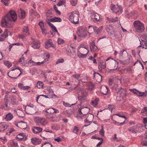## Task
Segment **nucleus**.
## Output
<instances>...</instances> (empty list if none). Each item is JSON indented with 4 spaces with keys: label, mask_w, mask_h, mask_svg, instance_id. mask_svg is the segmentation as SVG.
I'll return each mask as SVG.
<instances>
[{
    "label": "nucleus",
    "mask_w": 147,
    "mask_h": 147,
    "mask_svg": "<svg viewBox=\"0 0 147 147\" xmlns=\"http://www.w3.org/2000/svg\"><path fill=\"white\" fill-rule=\"evenodd\" d=\"M31 140L32 144L34 145L40 144L41 142V140L36 137L32 138Z\"/></svg>",
    "instance_id": "nucleus-14"
},
{
    "label": "nucleus",
    "mask_w": 147,
    "mask_h": 147,
    "mask_svg": "<svg viewBox=\"0 0 147 147\" xmlns=\"http://www.w3.org/2000/svg\"><path fill=\"white\" fill-rule=\"evenodd\" d=\"M27 36L28 35L24 34H20L18 35V36L22 40H24L25 38V37Z\"/></svg>",
    "instance_id": "nucleus-50"
},
{
    "label": "nucleus",
    "mask_w": 147,
    "mask_h": 147,
    "mask_svg": "<svg viewBox=\"0 0 147 147\" xmlns=\"http://www.w3.org/2000/svg\"><path fill=\"white\" fill-rule=\"evenodd\" d=\"M47 90L48 91V94H49L51 96H53L55 94H54V92L53 90L51 88H49L47 89Z\"/></svg>",
    "instance_id": "nucleus-44"
},
{
    "label": "nucleus",
    "mask_w": 147,
    "mask_h": 147,
    "mask_svg": "<svg viewBox=\"0 0 147 147\" xmlns=\"http://www.w3.org/2000/svg\"><path fill=\"white\" fill-rule=\"evenodd\" d=\"M128 130L129 131H131L133 133H136V132L134 128L133 127H131L129 128L128 129Z\"/></svg>",
    "instance_id": "nucleus-51"
},
{
    "label": "nucleus",
    "mask_w": 147,
    "mask_h": 147,
    "mask_svg": "<svg viewBox=\"0 0 147 147\" xmlns=\"http://www.w3.org/2000/svg\"><path fill=\"white\" fill-rule=\"evenodd\" d=\"M41 147H53V145L49 142L43 143Z\"/></svg>",
    "instance_id": "nucleus-35"
},
{
    "label": "nucleus",
    "mask_w": 147,
    "mask_h": 147,
    "mask_svg": "<svg viewBox=\"0 0 147 147\" xmlns=\"http://www.w3.org/2000/svg\"><path fill=\"white\" fill-rule=\"evenodd\" d=\"M43 83L42 82H41V81H38V82L36 84V86L38 88H40L43 87Z\"/></svg>",
    "instance_id": "nucleus-38"
},
{
    "label": "nucleus",
    "mask_w": 147,
    "mask_h": 147,
    "mask_svg": "<svg viewBox=\"0 0 147 147\" xmlns=\"http://www.w3.org/2000/svg\"><path fill=\"white\" fill-rule=\"evenodd\" d=\"M64 62V60L63 59H58L56 62V64H58L60 63H63Z\"/></svg>",
    "instance_id": "nucleus-52"
},
{
    "label": "nucleus",
    "mask_w": 147,
    "mask_h": 147,
    "mask_svg": "<svg viewBox=\"0 0 147 147\" xmlns=\"http://www.w3.org/2000/svg\"><path fill=\"white\" fill-rule=\"evenodd\" d=\"M45 47L47 49H48L51 47L53 49H56V46L53 44L51 39H47L45 43Z\"/></svg>",
    "instance_id": "nucleus-9"
},
{
    "label": "nucleus",
    "mask_w": 147,
    "mask_h": 147,
    "mask_svg": "<svg viewBox=\"0 0 147 147\" xmlns=\"http://www.w3.org/2000/svg\"><path fill=\"white\" fill-rule=\"evenodd\" d=\"M13 117V115L11 113H9L6 115L5 119L7 121H10L12 119Z\"/></svg>",
    "instance_id": "nucleus-32"
},
{
    "label": "nucleus",
    "mask_w": 147,
    "mask_h": 147,
    "mask_svg": "<svg viewBox=\"0 0 147 147\" xmlns=\"http://www.w3.org/2000/svg\"><path fill=\"white\" fill-rule=\"evenodd\" d=\"M120 81L119 80H116L115 82V84L114 85V88L116 89H120L121 90L119 91V93L121 94V96L123 98H125L127 96L126 89H123L122 88H118L119 84L120 83Z\"/></svg>",
    "instance_id": "nucleus-5"
},
{
    "label": "nucleus",
    "mask_w": 147,
    "mask_h": 147,
    "mask_svg": "<svg viewBox=\"0 0 147 147\" xmlns=\"http://www.w3.org/2000/svg\"><path fill=\"white\" fill-rule=\"evenodd\" d=\"M79 49L80 50L81 49H84V51L86 52H87V53H88L89 51L88 50L87 46H85L84 44H81L78 47Z\"/></svg>",
    "instance_id": "nucleus-30"
},
{
    "label": "nucleus",
    "mask_w": 147,
    "mask_h": 147,
    "mask_svg": "<svg viewBox=\"0 0 147 147\" xmlns=\"http://www.w3.org/2000/svg\"><path fill=\"white\" fill-rule=\"evenodd\" d=\"M34 120L36 124L38 125L42 126L45 125L44 123L45 122V119L43 117L35 116L34 117Z\"/></svg>",
    "instance_id": "nucleus-7"
},
{
    "label": "nucleus",
    "mask_w": 147,
    "mask_h": 147,
    "mask_svg": "<svg viewBox=\"0 0 147 147\" xmlns=\"http://www.w3.org/2000/svg\"><path fill=\"white\" fill-rule=\"evenodd\" d=\"M102 27L101 26L99 27L98 29H96V33L98 34L100 33L102 31Z\"/></svg>",
    "instance_id": "nucleus-49"
},
{
    "label": "nucleus",
    "mask_w": 147,
    "mask_h": 147,
    "mask_svg": "<svg viewBox=\"0 0 147 147\" xmlns=\"http://www.w3.org/2000/svg\"><path fill=\"white\" fill-rule=\"evenodd\" d=\"M104 131L103 129V126H101V129L99 131V133L101 136H104Z\"/></svg>",
    "instance_id": "nucleus-47"
},
{
    "label": "nucleus",
    "mask_w": 147,
    "mask_h": 147,
    "mask_svg": "<svg viewBox=\"0 0 147 147\" xmlns=\"http://www.w3.org/2000/svg\"><path fill=\"white\" fill-rule=\"evenodd\" d=\"M8 35H11V33L8 30L5 29L4 33L1 35V36L5 39Z\"/></svg>",
    "instance_id": "nucleus-23"
},
{
    "label": "nucleus",
    "mask_w": 147,
    "mask_h": 147,
    "mask_svg": "<svg viewBox=\"0 0 147 147\" xmlns=\"http://www.w3.org/2000/svg\"><path fill=\"white\" fill-rule=\"evenodd\" d=\"M59 44L61 45L64 42V40L61 39L59 38L57 40Z\"/></svg>",
    "instance_id": "nucleus-58"
},
{
    "label": "nucleus",
    "mask_w": 147,
    "mask_h": 147,
    "mask_svg": "<svg viewBox=\"0 0 147 147\" xmlns=\"http://www.w3.org/2000/svg\"><path fill=\"white\" fill-rule=\"evenodd\" d=\"M111 9L113 12L118 14L121 13L122 12L121 7L118 5H115L112 4L111 5Z\"/></svg>",
    "instance_id": "nucleus-6"
},
{
    "label": "nucleus",
    "mask_w": 147,
    "mask_h": 147,
    "mask_svg": "<svg viewBox=\"0 0 147 147\" xmlns=\"http://www.w3.org/2000/svg\"><path fill=\"white\" fill-rule=\"evenodd\" d=\"M142 113L145 114L147 113V107H144L143 110L142 111Z\"/></svg>",
    "instance_id": "nucleus-59"
},
{
    "label": "nucleus",
    "mask_w": 147,
    "mask_h": 147,
    "mask_svg": "<svg viewBox=\"0 0 147 147\" xmlns=\"http://www.w3.org/2000/svg\"><path fill=\"white\" fill-rule=\"evenodd\" d=\"M63 105L66 107H70L71 106V105L68 103L65 102L64 101H63Z\"/></svg>",
    "instance_id": "nucleus-57"
},
{
    "label": "nucleus",
    "mask_w": 147,
    "mask_h": 147,
    "mask_svg": "<svg viewBox=\"0 0 147 147\" xmlns=\"http://www.w3.org/2000/svg\"><path fill=\"white\" fill-rule=\"evenodd\" d=\"M94 79L98 82H100L102 81V76L97 73L95 72L94 73Z\"/></svg>",
    "instance_id": "nucleus-17"
},
{
    "label": "nucleus",
    "mask_w": 147,
    "mask_h": 147,
    "mask_svg": "<svg viewBox=\"0 0 147 147\" xmlns=\"http://www.w3.org/2000/svg\"><path fill=\"white\" fill-rule=\"evenodd\" d=\"M38 25L42 30V33L45 34L46 29L45 28L44 22L42 21H40Z\"/></svg>",
    "instance_id": "nucleus-29"
},
{
    "label": "nucleus",
    "mask_w": 147,
    "mask_h": 147,
    "mask_svg": "<svg viewBox=\"0 0 147 147\" xmlns=\"http://www.w3.org/2000/svg\"><path fill=\"white\" fill-rule=\"evenodd\" d=\"M4 63L9 68L12 65V64L9 61H4Z\"/></svg>",
    "instance_id": "nucleus-41"
},
{
    "label": "nucleus",
    "mask_w": 147,
    "mask_h": 147,
    "mask_svg": "<svg viewBox=\"0 0 147 147\" xmlns=\"http://www.w3.org/2000/svg\"><path fill=\"white\" fill-rule=\"evenodd\" d=\"M106 67V63L105 62L100 61L98 66L99 69L101 70L102 69H104Z\"/></svg>",
    "instance_id": "nucleus-31"
},
{
    "label": "nucleus",
    "mask_w": 147,
    "mask_h": 147,
    "mask_svg": "<svg viewBox=\"0 0 147 147\" xmlns=\"http://www.w3.org/2000/svg\"><path fill=\"white\" fill-rule=\"evenodd\" d=\"M143 122L144 124H146L147 123V118L146 117L143 118Z\"/></svg>",
    "instance_id": "nucleus-63"
},
{
    "label": "nucleus",
    "mask_w": 147,
    "mask_h": 147,
    "mask_svg": "<svg viewBox=\"0 0 147 147\" xmlns=\"http://www.w3.org/2000/svg\"><path fill=\"white\" fill-rule=\"evenodd\" d=\"M30 88V86H24L22 88V90H26L29 89Z\"/></svg>",
    "instance_id": "nucleus-62"
},
{
    "label": "nucleus",
    "mask_w": 147,
    "mask_h": 147,
    "mask_svg": "<svg viewBox=\"0 0 147 147\" xmlns=\"http://www.w3.org/2000/svg\"><path fill=\"white\" fill-rule=\"evenodd\" d=\"M79 130L78 127L76 126H74L73 129V132L74 133L77 134H78V132Z\"/></svg>",
    "instance_id": "nucleus-45"
},
{
    "label": "nucleus",
    "mask_w": 147,
    "mask_h": 147,
    "mask_svg": "<svg viewBox=\"0 0 147 147\" xmlns=\"http://www.w3.org/2000/svg\"><path fill=\"white\" fill-rule=\"evenodd\" d=\"M62 113L66 116L70 117L73 113V112L71 109H68L63 111Z\"/></svg>",
    "instance_id": "nucleus-24"
},
{
    "label": "nucleus",
    "mask_w": 147,
    "mask_h": 147,
    "mask_svg": "<svg viewBox=\"0 0 147 147\" xmlns=\"http://www.w3.org/2000/svg\"><path fill=\"white\" fill-rule=\"evenodd\" d=\"M45 112L46 113L50 114L58 113L59 111L57 109L53 107H50L47 110H46Z\"/></svg>",
    "instance_id": "nucleus-15"
},
{
    "label": "nucleus",
    "mask_w": 147,
    "mask_h": 147,
    "mask_svg": "<svg viewBox=\"0 0 147 147\" xmlns=\"http://www.w3.org/2000/svg\"><path fill=\"white\" fill-rule=\"evenodd\" d=\"M70 4L72 6H76L77 4L78 0H69Z\"/></svg>",
    "instance_id": "nucleus-39"
},
{
    "label": "nucleus",
    "mask_w": 147,
    "mask_h": 147,
    "mask_svg": "<svg viewBox=\"0 0 147 147\" xmlns=\"http://www.w3.org/2000/svg\"><path fill=\"white\" fill-rule=\"evenodd\" d=\"M19 61L23 66L26 67L30 66V64L29 63V61L28 62L25 61V58L23 57H22L20 58Z\"/></svg>",
    "instance_id": "nucleus-13"
},
{
    "label": "nucleus",
    "mask_w": 147,
    "mask_h": 147,
    "mask_svg": "<svg viewBox=\"0 0 147 147\" xmlns=\"http://www.w3.org/2000/svg\"><path fill=\"white\" fill-rule=\"evenodd\" d=\"M109 62L113 65L115 63V61L114 60H113L112 59H111V60H110Z\"/></svg>",
    "instance_id": "nucleus-61"
},
{
    "label": "nucleus",
    "mask_w": 147,
    "mask_h": 147,
    "mask_svg": "<svg viewBox=\"0 0 147 147\" xmlns=\"http://www.w3.org/2000/svg\"><path fill=\"white\" fill-rule=\"evenodd\" d=\"M9 1L8 0H2V2L3 4L5 5H8Z\"/></svg>",
    "instance_id": "nucleus-54"
},
{
    "label": "nucleus",
    "mask_w": 147,
    "mask_h": 147,
    "mask_svg": "<svg viewBox=\"0 0 147 147\" xmlns=\"http://www.w3.org/2000/svg\"><path fill=\"white\" fill-rule=\"evenodd\" d=\"M51 22H61L62 21L61 19L58 17H55L52 19H50Z\"/></svg>",
    "instance_id": "nucleus-34"
},
{
    "label": "nucleus",
    "mask_w": 147,
    "mask_h": 147,
    "mask_svg": "<svg viewBox=\"0 0 147 147\" xmlns=\"http://www.w3.org/2000/svg\"><path fill=\"white\" fill-rule=\"evenodd\" d=\"M40 42L38 41H34L32 47L35 49H38L40 47Z\"/></svg>",
    "instance_id": "nucleus-25"
},
{
    "label": "nucleus",
    "mask_w": 147,
    "mask_h": 147,
    "mask_svg": "<svg viewBox=\"0 0 147 147\" xmlns=\"http://www.w3.org/2000/svg\"><path fill=\"white\" fill-rule=\"evenodd\" d=\"M16 125L20 128L23 129L26 128L27 127V123L22 121L18 123Z\"/></svg>",
    "instance_id": "nucleus-12"
},
{
    "label": "nucleus",
    "mask_w": 147,
    "mask_h": 147,
    "mask_svg": "<svg viewBox=\"0 0 147 147\" xmlns=\"http://www.w3.org/2000/svg\"><path fill=\"white\" fill-rule=\"evenodd\" d=\"M136 1V0H125V2H126V4L129 3V5L135 3Z\"/></svg>",
    "instance_id": "nucleus-43"
},
{
    "label": "nucleus",
    "mask_w": 147,
    "mask_h": 147,
    "mask_svg": "<svg viewBox=\"0 0 147 147\" xmlns=\"http://www.w3.org/2000/svg\"><path fill=\"white\" fill-rule=\"evenodd\" d=\"M72 78H74L77 80H78L80 78V76L79 74H74L72 76Z\"/></svg>",
    "instance_id": "nucleus-48"
},
{
    "label": "nucleus",
    "mask_w": 147,
    "mask_h": 147,
    "mask_svg": "<svg viewBox=\"0 0 147 147\" xmlns=\"http://www.w3.org/2000/svg\"><path fill=\"white\" fill-rule=\"evenodd\" d=\"M91 20L94 22L100 21L99 14L95 13H92L90 16Z\"/></svg>",
    "instance_id": "nucleus-10"
},
{
    "label": "nucleus",
    "mask_w": 147,
    "mask_h": 147,
    "mask_svg": "<svg viewBox=\"0 0 147 147\" xmlns=\"http://www.w3.org/2000/svg\"><path fill=\"white\" fill-rule=\"evenodd\" d=\"M23 85L20 83H19L18 84V86L19 87V88H20L21 89H22V88H23V87H24Z\"/></svg>",
    "instance_id": "nucleus-64"
},
{
    "label": "nucleus",
    "mask_w": 147,
    "mask_h": 147,
    "mask_svg": "<svg viewBox=\"0 0 147 147\" xmlns=\"http://www.w3.org/2000/svg\"><path fill=\"white\" fill-rule=\"evenodd\" d=\"M54 9L56 11V12L59 15H60L61 13L60 11L58 10L57 8L56 7L55 5H54Z\"/></svg>",
    "instance_id": "nucleus-56"
},
{
    "label": "nucleus",
    "mask_w": 147,
    "mask_h": 147,
    "mask_svg": "<svg viewBox=\"0 0 147 147\" xmlns=\"http://www.w3.org/2000/svg\"><path fill=\"white\" fill-rule=\"evenodd\" d=\"M27 136L26 134L21 133L18 134L16 138L19 140L25 141L27 139Z\"/></svg>",
    "instance_id": "nucleus-11"
},
{
    "label": "nucleus",
    "mask_w": 147,
    "mask_h": 147,
    "mask_svg": "<svg viewBox=\"0 0 147 147\" xmlns=\"http://www.w3.org/2000/svg\"><path fill=\"white\" fill-rule=\"evenodd\" d=\"M90 48L91 51H95L97 50V47L96 46L94 40L90 42Z\"/></svg>",
    "instance_id": "nucleus-18"
},
{
    "label": "nucleus",
    "mask_w": 147,
    "mask_h": 147,
    "mask_svg": "<svg viewBox=\"0 0 147 147\" xmlns=\"http://www.w3.org/2000/svg\"><path fill=\"white\" fill-rule=\"evenodd\" d=\"M130 91L133 92L134 94L136 95H137L138 93V91L135 89H130Z\"/></svg>",
    "instance_id": "nucleus-55"
},
{
    "label": "nucleus",
    "mask_w": 147,
    "mask_h": 147,
    "mask_svg": "<svg viewBox=\"0 0 147 147\" xmlns=\"http://www.w3.org/2000/svg\"><path fill=\"white\" fill-rule=\"evenodd\" d=\"M51 128L52 129L55 130H57L59 129L57 125L56 124H53L52 125Z\"/></svg>",
    "instance_id": "nucleus-46"
},
{
    "label": "nucleus",
    "mask_w": 147,
    "mask_h": 147,
    "mask_svg": "<svg viewBox=\"0 0 147 147\" xmlns=\"http://www.w3.org/2000/svg\"><path fill=\"white\" fill-rule=\"evenodd\" d=\"M22 32L23 34L28 35H30L29 30L27 26H24L22 29Z\"/></svg>",
    "instance_id": "nucleus-27"
},
{
    "label": "nucleus",
    "mask_w": 147,
    "mask_h": 147,
    "mask_svg": "<svg viewBox=\"0 0 147 147\" xmlns=\"http://www.w3.org/2000/svg\"><path fill=\"white\" fill-rule=\"evenodd\" d=\"M145 94V93L144 92H140L138 91V93L137 95L139 96L142 97Z\"/></svg>",
    "instance_id": "nucleus-53"
},
{
    "label": "nucleus",
    "mask_w": 147,
    "mask_h": 147,
    "mask_svg": "<svg viewBox=\"0 0 147 147\" xmlns=\"http://www.w3.org/2000/svg\"><path fill=\"white\" fill-rule=\"evenodd\" d=\"M98 98H96L93 101H92L91 102V104L94 107H96L98 104Z\"/></svg>",
    "instance_id": "nucleus-36"
},
{
    "label": "nucleus",
    "mask_w": 147,
    "mask_h": 147,
    "mask_svg": "<svg viewBox=\"0 0 147 147\" xmlns=\"http://www.w3.org/2000/svg\"><path fill=\"white\" fill-rule=\"evenodd\" d=\"M96 26H89L88 29V32L89 33H92L94 31L95 32L96 30Z\"/></svg>",
    "instance_id": "nucleus-28"
},
{
    "label": "nucleus",
    "mask_w": 147,
    "mask_h": 147,
    "mask_svg": "<svg viewBox=\"0 0 147 147\" xmlns=\"http://www.w3.org/2000/svg\"><path fill=\"white\" fill-rule=\"evenodd\" d=\"M69 20L71 22L78 24V23L79 15L76 11H73L69 13Z\"/></svg>",
    "instance_id": "nucleus-4"
},
{
    "label": "nucleus",
    "mask_w": 147,
    "mask_h": 147,
    "mask_svg": "<svg viewBox=\"0 0 147 147\" xmlns=\"http://www.w3.org/2000/svg\"><path fill=\"white\" fill-rule=\"evenodd\" d=\"M88 53H87V52H86V53L84 54H83L80 53L78 55V56L79 58H84L86 57Z\"/></svg>",
    "instance_id": "nucleus-42"
},
{
    "label": "nucleus",
    "mask_w": 147,
    "mask_h": 147,
    "mask_svg": "<svg viewBox=\"0 0 147 147\" xmlns=\"http://www.w3.org/2000/svg\"><path fill=\"white\" fill-rule=\"evenodd\" d=\"M100 91L104 95H106L108 93L109 89L106 86H103L101 87Z\"/></svg>",
    "instance_id": "nucleus-16"
},
{
    "label": "nucleus",
    "mask_w": 147,
    "mask_h": 147,
    "mask_svg": "<svg viewBox=\"0 0 147 147\" xmlns=\"http://www.w3.org/2000/svg\"><path fill=\"white\" fill-rule=\"evenodd\" d=\"M42 131V128L39 127H34L32 128V131L33 133L35 134L40 133Z\"/></svg>",
    "instance_id": "nucleus-26"
},
{
    "label": "nucleus",
    "mask_w": 147,
    "mask_h": 147,
    "mask_svg": "<svg viewBox=\"0 0 147 147\" xmlns=\"http://www.w3.org/2000/svg\"><path fill=\"white\" fill-rule=\"evenodd\" d=\"M11 70L8 73V76L10 78L16 79L22 74L21 69L18 67L11 68Z\"/></svg>",
    "instance_id": "nucleus-2"
},
{
    "label": "nucleus",
    "mask_w": 147,
    "mask_h": 147,
    "mask_svg": "<svg viewBox=\"0 0 147 147\" xmlns=\"http://www.w3.org/2000/svg\"><path fill=\"white\" fill-rule=\"evenodd\" d=\"M54 140L55 141L58 142H60L62 141L60 137H58L57 138H55L54 139Z\"/></svg>",
    "instance_id": "nucleus-60"
},
{
    "label": "nucleus",
    "mask_w": 147,
    "mask_h": 147,
    "mask_svg": "<svg viewBox=\"0 0 147 147\" xmlns=\"http://www.w3.org/2000/svg\"><path fill=\"white\" fill-rule=\"evenodd\" d=\"M19 12L20 13V16L22 19L24 18L25 17L26 13L22 9H20L19 11Z\"/></svg>",
    "instance_id": "nucleus-37"
},
{
    "label": "nucleus",
    "mask_w": 147,
    "mask_h": 147,
    "mask_svg": "<svg viewBox=\"0 0 147 147\" xmlns=\"http://www.w3.org/2000/svg\"><path fill=\"white\" fill-rule=\"evenodd\" d=\"M86 35V32L82 30L80 31L79 33H78V36L80 37L84 38Z\"/></svg>",
    "instance_id": "nucleus-33"
},
{
    "label": "nucleus",
    "mask_w": 147,
    "mask_h": 147,
    "mask_svg": "<svg viewBox=\"0 0 147 147\" xmlns=\"http://www.w3.org/2000/svg\"><path fill=\"white\" fill-rule=\"evenodd\" d=\"M8 127L7 124L5 122L0 123V131H3L7 129Z\"/></svg>",
    "instance_id": "nucleus-21"
},
{
    "label": "nucleus",
    "mask_w": 147,
    "mask_h": 147,
    "mask_svg": "<svg viewBox=\"0 0 147 147\" xmlns=\"http://www.w3.org/2000/svg\"><path fill=\"white\" fill-rule=\"evenodd\" d=\"M46 21L49 25L52 28V30L53 31H55L58 33L56 28L53 25L50 23V20L49 19L47 18L46 19Z\"/></svg>",
    "instance_id": "nucleus-20"
},
{
    "label": "nucleus",
    "mask_w": 147,
    "mask_h": 147,
    "mask_svg": "<svg viewBox=\"0 0 147 147\" xmlns=\"http://www.w3.org/2000/svg\"><path fill=\"white\" fill-rule=\"evenodd\" d=\"M134 28L136 31L141 33L145 30L144 24L139 21H135L134 22Z\"/></svg>",
    "instance_id": "nucleus-3"
},
{
    "label": "nucleus",
    "mask_w": 147,
    "mask_h": 147,
    "mask_svg": "<svg viewBox=\"0 0 147 147\" xmlns=\"http://www.w3.org/2000/svg\"><path fill=\"white\" fill-rule=\"evenodd\" d=\"M86 117L87 115V117L86 118V123H90L93 120L94 115H93L90 114H88L86 115Z\"/></svg>",
    "instance_id": "nucleus-19"
},
{
    "label": "nucleus",
    "mask_w": 147,
    "mask_h": 147,
    "mask_svg": "<svg viewBox=\"0 0 147 147\" xmlns=\"http://www.w3.org/2000/svg\"><path fill=\"white\" fill-rule=\"evenodd\" d=\"M109 21L111 22H115L118 20L117 17H116L115 18H110L109 19Z\"/></svg>",
    "instance_id": "nucleus-40"
},
{
    "label": "nucleus",
    "mask_w": 147,
    "mask_h": 147,
    "mask_svg": "<svg viewBox=\"0 0 147 147\" xmlns=\"http://www.w3.org/2000/svg\"><path fill=\"white\" fill-rule=\"evenodd\" d=\"M45 62V60L44 61L40 62H35L31 60H30L29 61V63H30V66H32V65H40L42 64H43Z\"/></svg>",
    "instance_id": "nucleus-22"
},
{
    "label": "nucleus",
    "mask_w": 147,
    "mask_h": 147,
    "mask_svg": "<svg viewBox=\"0 0 147 147\" xmlns=\"http://www.w3.org/2000/svg\"><path fill=\"white\" fill-rule=\"evenodd\" d=\"M90 110V109L88 108L81 105L80 107H79L78 111L80 114L81 113L84 116L87 115Z\"/></svg>",
    "instance_id": "nucleus-8"
},
{
    "label": "nucleus",
    "mask_w": 147,
    "mask_h": 147,
    "mask_svg": "<svg viewBox=\"0 0 147 147\" xmlns=\"http://www.w3.org/2000/svg\"><path fill=\"white\" fill-rule=\"evenodd\" d=\"M17 18V16L15 12L11 11L3 18L1 25L4 27H12L14 26L13 22L16 21Z\"/></svg>",
    "instance_id": "nucleus-1"
}]
</instances>
